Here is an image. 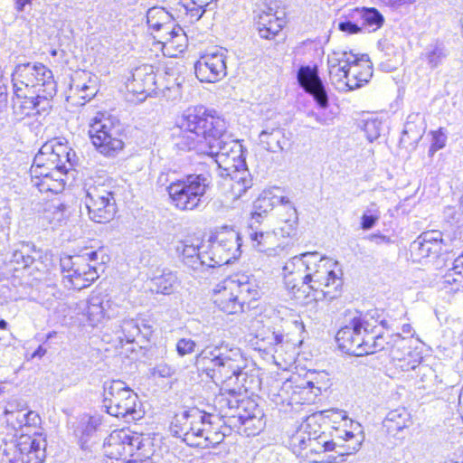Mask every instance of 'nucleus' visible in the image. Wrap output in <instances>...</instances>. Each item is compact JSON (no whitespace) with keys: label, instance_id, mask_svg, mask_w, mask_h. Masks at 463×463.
Returning <instances> with one entry per match:
<instances>
[{"label":"nucleus","instance_id":"nucleus-4","mask_svg":"<svg viewBox=\"0 0 463 463\" xmlns=\"http://www.w3.org/2000/svg\"><path fill=\"white\" fill-rule=\"evenodd\" d=\"M444 213L447 225L444 232L436 230L424 232L411 244V254L415 261L436 259L444 247L448 251V246L458 247L463 241V213L451 207L447 208Z\"/></svg>","mask_w":463,"mask_h":463},{"label":"nucleus","instance_id":"nucleus-8","mask_svg":"<svg viewBox=\"0 0 463 463\" xmlns=\"http://www.w3.org/2000/svg\"><path fill=\"white\" fill-rule=\"evenodd\" d=\"M89 135L97 151L115 157L124 148L122 127L118 119L98 113L90 124Z\"/></svg>","mask_w":463,"mask_h":463},{"label":"nucleus","instance_id":"nucleus-60","mask_svg":"<svg viewBox=\"0 0 463 463\" xmlns=\"http://www.w3.org/2000/svg\"><path fill=\"white\" fill-rule=\"evenodd\" d=\"M446 140L447 137L441 129L433 132L430 150L437 151L443 148L446 145Z\"/></svg>","mask_w":463,"mask_h":463},{"label":"nucleus","instance_id":"nucleus-40","mask_svg":"<svg viewBox=\"0 0 463 463\" xmlns=\"http://www.w3.org/2000/svg\"><path fill=\"white\" fill-rule=\"evenodd\" d=\"M215 419H219V417L208 413L207 422L209 424L204 428L203 434V441L204 445H200V448L205 449L210 447H215L221 444L223 441L225 436L227 435L224 430H221L218 427L213 426L215 424Z\"/></svg>","mask_w":463,"mask_h":463},{"label":"nucleus","instance_id":"nucleus-31","mask_svg":"<svg viewBox=\"0 0 463 463\" xmlns=\"http://www.w3.org/2000/svg\"><path fill=\"white\" fill-rule=\"evenodd\" d=\"M260 145L267 151L278 153L287 144L285 130L279 123H267L259 135Z\"/></svg>","mask_w":463,"mask_h":463},{"label":"nucleus","instance_id":"nucleus-12","mask_svg":"<svg viewBox=\"0 0 463 463\" xmlns=\"http://www.w3.org/2000/svg\"><path fill=\"white\" fill-rule=\"evenodd\" d=\"M85 204L93 222L105 223L112 220L117 206L111 184L103 182L90 185L86 190Z\"/></svg>","mask_w":463,"mask_h":463},{"label":"nucleus","instance_id":"nucleus-16","mask_svg":"<svg viewBox=\"0 0 463 463\" xmlns=\"http://www.w3.org/2000/svg\"><path fill=\"white\" fill-rule=\"evenodd\" d=\"M392 343V349L388 355L394 365L403 372L419 369V372H430L431 369L426 365H420L421 356L419 352L412 350L409 337H402L400 333L394 336Z\"/></svg>","mask_w":463,"mask_h":463},{"label":"nucleus","instance_id":"nucleus-2","mask_svg":"<svg viewBox=\"0 0 463 463\" xmlns=\"http://www.w3.org/2000/svg\"><path fill=\"white\" fill-rule=\"evenodd\" d=\"M195 365L215 383H221L222 388L214 399V407L219 411L220 418L227 419L224 424L236 427L235 411L239 408L241 391L246 388L247 373L246 360L241 349L221 343L208 345L195 357Z\"/></svg>","mask_w":463,"mask_h":463},{"label":"nucleus","instance_id":"nucleus-29","mask_svg":"<svg viewBox=\"0 0 463 463\" xmlns=\"http://www.w3.org/2000/svg\"><path fill=\"white\" fill-rule=\"evenodd\" d=\"M156 85V74L151 65L143 64L134 70L127 89L134 94H149Z\"/></svg>","mask_w":463,"mask_h":463},{"label":"nucleus","instance_id":"nucleus-54","mask_svg":"<svg viewBox=\"0 0 463 463\" xmlns=\"http://www.w3.org/2000/svg\"><path fill=\"white\" fill-rule=\"evenodd\" d=\"M175 32L176 33L172 35L171 40L166 41L164 44V48H175L179 52H183L186 42L185 34L180 26L175 28Z\"/></svg>","mask_w":463,"mask_h":463},{"label":"nucleus","instance_id":"nucleus-52","mask_svg":"<svg viewBox=\"0 0 463 463\" xmlns=\"http://www.w3.org/2000/svg\"><path fill=\"white\" fill-rule=\"evenodd\" d=\"M179 25L175 24L174 19L170 20V22L165 23L158 29L153 30L156 33L154 35L155 38L158 39V42L163 45L166 43V41L171 40L173 34L176 33L175 28H178Z\"/></svg>","mask_w":463,"mask_h":463},{"label":"nucleus","instance_id":"nucleus-11","mask_svg":"<svg viewBox=\"0 0 463 463\" xmlns=\"http://www.w3.org/2000/svg\"><path fill=\"white\" fill-rule=\"evenodd\" d=\"M387 321L383 317V312L378 309L370 310L363 315V328L358 349L361 355L384 351L388 354L392 343L397 334H385Z\"/></svg>","mask_w":463,"mask_h":463},{"label":"nucleus","instance_id":"nucleus-53","mask_svg":"<svg viewBox=\"0 0 463 463\" xmlns=\"http://www.w3.org/2000/svg\"><path fill=\"white\" fill-rule=\"evenodd\" d=\"M383 122L377 118L368 119L364 123V130L370 142L377 139L383 131Z\"/></svg>","mask_w":463,"mask_h":463},{"label":"nucleus","instance_id":"nucleus-10","mask_svg":"<svg viewBox=\"0 0 463 463\" xmlns=\"http://www.w3.org/2000/svg\"><path fill=\"white\" fill-rule=\"evenodd\" d=\"M98 260V251L90 250L80 255L65 256L61 259L62 283L68 289L80 290L89 287L99 278L95 266L90 261Z\"/></svg>","mask_w":463,"mask_h":463},{"label":"nucleus","instance_id":"nucleus-47","mask_svg":"<svg viewBox=\"0 0 463 463\" xmlns=\"http://www.w3.org/2000/svg\"><path fill=\"white\" fill-rule=\"evenodd\" d=\"M63 174H52L42 178L40 181H33V185L36 186L40 192H55L57 193L63 187L62 179L61 176Z\"/></svg>","mask_w":463,"mask_h":463},{"label":"nucleus","instance_id":"nucleus-49","mask_svg":"<svg viewBox=\"0 0 463 463\" xmlns=\"http://www.w3.org/2000/svg\"><path fill=\"white\" fill-rule=\"evenodd\" d=\"M298 213L295 207H289L288 217L283 220V225L279 227L280 236L283 238L292 237L296 234L298 227Z\"/></svg>","mask_w":463,"mask_h":463},{"label":"nucleus","instance_id":"nucleus-26","mask_svg":"<svg viewBox=\"0 0 463 463\" xmlns=\"http://www.w3.org/2000/svg\"><path fill=\"white\" fill-rule=\"evenodd\" d=\"M298 81L307 92L314 97L321 108L327 107V93L316 68L301 66L298 71Z\"/></svg>","mask_w":463,"mask_h":463},{"label":"nucleus","instance_id":"nucleus-21","mask_svg":"<svg viewBox=\"0 0 463 463\" xmlns=\"http://www.w3.org/2000/svg\"><path fill=\"white\" fill-rule=\"evenodd\" d=\"M362 437L353 431H344V435H337L333 439L322 432L319 433L318 445L321 452L335 451L339 456H348L357 452L362 445Z\"/></svg>","mask_w":463,"mask_h":463},{"label":"nucleus","instance_id":"nucleus-17","mask_svg":"<svg viewBox=\"0 0 463 463\" xmlns=\"http://www.w3.org/2000/svg\"><path fill=\"white\" fill-rule=\"evenodd\" d=\"M227 53L226 49L219 48L201 56L194 64L197 79L202 82H216L223 79L227 74Z\"/></svg>","mask_w":463,"mask_h":463},{"label":"nucleus","instance_id":"nucleus-15","mask_svg":"<svg viewBox=\"0 0 463 463\" xmlns=\"http://www.w3.org/2000/svg\"><path fill=\"white\" fill-rule=\"evenodd\" d=\"M13 113L17 120L27 117H35L47 114L52 108L51 99L53 96L43 95L41 91L32 92L14 90Z\"/></svg>","mask_w":463,"mask_h":463},{"label":"nucleus","instance_id":"nucleus-63","mask_svg":"<svg viewBox=\"0 0 463 463\" xmlns=\"http://www.w3.org/2000/svg\"><path fill=\"white\" fill-rule=\"evenodd\" d=\"M25 251H29V245L23 244L21 249L15 250L13 252L11 261L22 265Z\"/></svg>","mask_w":463,"mask_h":463},{"label":"nucleus","instance_id":"nucleus-32","mask_svg":"<svg viewBox=\"0 0 463 463\" xmlns=\"http://www.w3.org/2000/svg\"><path fill=\"white\" fill-rule=\"evenodd\" d=\"M125 430H114L105 440L104 452L110 458L127 459L130 457L129 447L126 445L128 440Z\"/></svg>","mask_w":463,"mask_h":463},{"label":"nucleus","instance_id":"nucleus-27","mask_svg":"<svg viewBox=\"0 0 463 463\" xmlns=\"http://www.w3.org/2000/svg\"><path fill=\"white\" fill-rule=\"evenodd\" d=\"M117 315V305L108 295L92 294L86 306V316L91 326H97L106 318Z\"/></svg>","mask_w":463,"mask_h":463},{"label":"nucleus","instance_id":"nucleus-1","mask_svg":"<svg viewBox=\"0 0 463 463\" xmlns=\"http://www.w3.org/2000/svg\"><path fill=\"white\" fill-rule=\"evenodd\" d=\"M177 126L179 134L175 145L183 151H194L214 159L220 175L230 177V187L236 198L251 186L244 168L242 145L227 134L225 119L203 106L187 109Z\"/></svg>","mask_w":463,"mask_h":463},{"label":"nucleus","instance_id":"nucleus-48","mask_svg":"<svg viewBox=\"0 0 463 463\" xmlns=\"http://www.w3.org/2000/svg\"><path fill=\"white\" fill-rule=\"evenodd\" d=\"M31 176H32V182L40 181L42 178H45L49 175L52 174H63L61 170H58L56 167L52 165L51 164H37L36 162V156L33 159V163L30 169Z\"/></svg>","mask_w":463,"mask_h":463},{"label":"nucleus","instance_id":"nucleus-19","mask_svg":"<svg viewBox=\"0 0 463 463\" xmlns=\"http://www.w3.org/2000/svg\"><path fill=\"white\" fill-rule=\"evenodd\" d=\"M75 153L66 145L58 141H50L45 143L36 155L37 164L48 163L61 170L63 174L67 172L66 164L71 166Z\"/></svg>","mask_w":463,"mask_h":463},{"label":"nucleus","instance_id":"nucleus-30","mask_svg":"<svg viewBox=\"0 0 463 463\" xmlns=\"http://www.w3.org/2000/svg\"><path fill=\"white\" fill-rule=\"evenodd\" d=\"M214 291V303L222 311L227 314H237L242 311L243 305L234 292L235 286L232 281L225 280Z\"/></svg>","mask_w":463,"mask_h":463},{"label":"nucleus","instance_id":"nucleus-57","mask_svg":"<svg viewBox=\"0 0 463 463\" xmlns=\"http://www.w3.org/2000/svg\"><path fill=\"white\" fill-rule=\"evenodd\" d=\"M195 347L196 343L190 338H181L176 343V351L180 356L193 354Z\"/></svg>","mask_w":463,"mask_h":463},{"label":"nucleus","instance_id":"nucleus-3","mask_svg":"<svg viewBox=\"0 0 463 463\" xmlns=\"http://www.w3.org/2000/svg\"><path fill=\"white\" fill-rule=\"evenodd\" d=\"M335 264L317 251L305 252V298L321 301L339 296L343 280L332 269Z\"/></svg>","mask_w":463,"mask_h":463},{"label":"nucleus","instance_id":"nucleus-22","mask_svg":"<svg viewBox=\"0 0 463 463\" xmlns=\"http://www.w3.org/2000/svg\"><path fill=\"white\" fill-rule=\"evenodd\" d=\"M15 453L22 463H42L46 455V441L42 434L21 435L15 445Z\"/></svg>","mask_w":463,"mask_h":463},{"label":"nucleus","instance_id":"nucleus-43","mask_svg":"<svg viewBox=\"0 0 463 463\" xmlns=\"http://www.w3.org/2000/svg\"><path fill=\"white\" fill-rule=\"evenodd\" d=\"M177 278L175 274L168 272L156 277L151 281L150 290L156 294L170 295L175 290Z\"/></svg>","mask_w":463,"mask_h":463},{"label":"nucleus","instance_id":"nucleus-6","mask_svg":"<svg viewBox=\"0 0 463 463\" xmlns=\"http://www.w3.org/2000/svg\"><path fill=\"white\" fill-rule=\"evenodd\" d=\"M102 407L109 415L126 421L137 420L144 415L137 394L119 380L104 383Z\"/></svg>","mask_w":463,"mask_h":463},{"label":"nucleus","instance_id":"nucleus-55","mask_svg":"<svg viewBox=\"0 0 463 463\" xmlns=\"http://www.w3.org/2000/svg\"><path fill=\"white\" fill-rule=\"evenodd\" d=\"M126 438L128 439L126 445L129 447L130 457H132L136 451L142 449L144 446V437L142 434L131 433L128 430H126Z\"/></svg>","mask_w":463,"mask_h":463},{"label":"nucleus","instance_id":"nucleus-25","mask_svg":"<svg viewBox=\"0 0 463 463\" xmlns=\"http://www.w3.org/2000/svg\"><path fill=\"white\" fill-rule=\"evenodd\" d=\"M314 417H308L290 437L289 444L294 453H300L301 450L310 448L312 452H321V447L318 445V430Z\"/></svg>","mask_w":463,"mask_h":463},{"label":"nucleus","instance_id":"nucleus-18","mask_svg":"<svg viewBox=\"0 0 463 463\" xmlns=\"http://www.w3.org/2000/svg\"><path fill=\"white\" fill-rule=\"evenodd\" d=\"M251 247L267 257L279 256L284 250V246L275 230L264 231L262 222L250 221L246 231Z\"/></svg>","mask_w":463,"mask_h":463},{"label":"nucleus","instance_id":"nucleus-23","mask_svg":"<svg viewBox=\"0 0 463 463\" xmlns=\"http://www.w3.org/2000/svg\"><path fill=\"white\" fill-rule=\"evenodd\" d=\"M282 275L288 290L296 298H305V253L288 260L282 268Z\"/></svg>","mask_w":463,"mask_h":463},{"label":"nucleus","instance_id":"nucleus-35","mask_svg":"<svg viewBox=\"0 0 463 463\" xmlns=\"http://www.w3.org/2000/svg\"><path fill=\"white\" fill-rule=\"evenodd\" d=\"M423 117L420 113L410 114L402 133L401 143L403 145L417 144L424 133Z\"/></svg>","mask_w":463,"mask_h":463},{"label":"nucleus","instance_id":"nucleus-51","mask_svg":"<svg viewBox=\"0 0 463 463\" xmlns=\"http://www.w3.org/2000/svg\"><path fill=\"white\" fill-rule=\"evenodd\" d=\"M4 413L7 424L11 425L14 430L22 429L24 427L25 410L14 411L6 408Z\"/></svg>","mask_w":463,"mask_h":463},{"label":"nucleus","instance_id":"nucleus-13","mask_svg":"<svg viewBox=\"0 0 463 463\" xmlns=\"http://www.w3.org/2000/svg\"><path fill=\"white\" fill-rule=\"evenodd\" d=\"M210 243L209 259L212 268L230 264L241 256V237L232 228H221L211 238Z\"/></svg>","mask_w":463,"mask_h":463},{"label":"nucleus","instance_id":"nucleus-34","mask_svg":"<svg viewBox=\"0 0 463 463\" xmlns=\"http://www.w3.org/2000/svg\"><path fill=\"white\" fill-rule=\"evenodd\" d=\"M439 283L447 293L463 289V254L455 259L453 267L446 272Z\"/></svg>","mask_w":463,"mask_h":463},{"label":"nucleus","instance_id":"nucleus-39","mask_svg":"<svg viewBox=\"0 0 463 463\" xmlns=\"http://www.w3.org/2000/svg\"><path fill=\"white\" fill-rule=\"evenodd\" d=\"M447 56L448 51L445 45L440 42H435L425 48L420 58L430 69L433 70L441 65Z\"/></svg>","mask_w":463,"mask_h":463},{"label":"nucleus","instance_id":"nucleus-42","mask_svg":"<svg viewBox=\"0 0 463 463\" xmlns=\"http://www.w3.org/2000/svg\"><path fill=\"white\" fill-rule=\"evenodd\" d=\"M216 0H182L181 5L185 10V15L189 18L191 23L199 21L207 8L212 9L210 6Z\"/></svg>","mask_w":463,"mask_h":463},{"label":"nucleus","instance_id":"nucleus-7","mask_svg":"<svg viewBox=\"0 0 463 463\" xmlns=\"http://www.w3.org/2000/svg\"><path fill=\"white\" fill-rule=\"evenodd\" d=\"M211 185V178L205 174H191L172 180L166 186L169 197L175 208L194 211L203 203V198Z\"/></svg>","mask_w":463,"mask_h":463},{"label":"nucleus","instance_id":"nucleus-14","mask_svg":"<svg viewBox=\"0 0 463 463\" xmlns=\"http://www.w3.org/2000/svg\"><path fill=\"white\" fill-rule=\"evenodd\" d=\"M208 413L193 408L177 415L173 422L172 431L175 436L182 438L191 447L203 444V434L208 426Z\"/></svg>","mask_w":463,"mask_h":463},{"label":"nucleus","instance_id":"nucleus-46","mask_svg":"<svg viewBox=\"0 0 463 463\" xmlns=\"http://www.w3.org/2000/svg\"><path fill=\"white\" fill-rule=\"evenodd\" d=\"M121 335H118V339L122 343H133L137 336L140 334H145L140 327V325L135 319H125L120 325Z\"/></svg>","mask_w":463,"mask_h":463},{"label":"nucleus","instance_id":"nucleus-56","mask_svg":"<svg viewBox=\"0 0 463 463\" xmlns=\"http://www.w3.org/2000/svg\"><path fill=\"white\" fill-rule=\"evenodd\" d=\"M247 402H255L253 400L250 399H241L239 408L235 411L236 418L234 420V422L237 423L238 421L245 420L246 419H251L252 411L253 410L248 409ZM236 427H239L238 424H236Z\"/></svg>","mask_w":463,"mask_h":463},{"label":"nucleus","instance_id":"nucleus-62","mask_svg":"<svg viewBox=\"0 0 463 463\" xmlns=\"http://www.w3.org/2000/svg\"><path fill=\"white\" fill-rule=\"evenodd\" d=\"M41 417L33 411L25 410L24 427H37L41 424Z\"/></svg>","mask_w":463,"mask_h":463},{"label":"nucleus","instance_id":"nucleus-45","mask_svg":"<svg viewBox=\"0 0 463 463\" xmlns=\"http://www.w3.org/2000/svg\"><path fill=\"white\" fill-rule=\"evenodd\" d=\"M172 19L173 16L163 7L154 6L146 13L147 24L152 30L158 29Z\"/></svg>","mask_w":463,"mask_h":463},{"label":"nucleus","instance_id":"nucleus-5","mask_svg":"<svg viewBox=\"0 0 463 463\" xmlns=\"http://www.w3.org/2000/svg\"><path fill=\"white\" fill-rule=\"evenodd\" d=\"M366 55L360 58L352 52H333L327 57L331 83L341 92H347L367 83L373 75Z\"/></svg>","mask_w":463,"mask_h":463},{"label":"nucleus","instance_id":"nucleus-64","mask_svg":"<svg viewBox=\"0 0 463 463\" xmlns=\"http://www.w3.org/2000/svg\"><path fill=\"white\" fill-rule=\"evenodd\" d=\"M338 28L340 31L346 32L348 33H357L361 31V28L357 24L350 21L339 23Z\"/></svg>","mask_w":463,"mask_h":463},{"label":"nucleus","instance_id":"nucleus-37","mask_svg":"<svg viewBox=\"0 0 463 463\" xmlns=\"http://www.w3.org/2000/svg\"><path fill=\"white\" fill-rule=\"evenodd\" d=\"M65 219V206L59 201L47 202L44 204L39 222L42 226L46 224L52 228L59 225Z\"/></svg>","mask_w":463,"mask_h":463},{"label":"nucleus","instance_id":"nucleus-33","mask_svg":"<svg viewBox=\"0 0 463 463\" xmlns=\"http://www.w3.org/2000/svg\"><path fill=\"white\" fill-rule=\"evenodd\" d=\"M256 27L261 38L269 40L281 31L283 21L277 17L271 9H269L268 12L263 11L258 14Z\"/></svg>","mask_w":463,"mask_h":463},{"label":"nucleus","instance_id":"nucleus-58","mask_svg":"<svg viewBox=\"0 0 463 463\" xmlns=\"http://www.w3.org/2000/svg\"><path fill=\"white\" fill-rule=\"evenodd\" d=\"M163 95L167 99L177 101L182 99V86L180 82H175L171 86H165L163 90Z\"/></svg>","mask_w":463,"mask_h":463},{"label":"nucleus","instance_id":"nucleus-28","mask_svg":"<svg viewBox=\"0 0 463 463\" xmlns=\"http://www.w3.org/2000/svg\"><path fill=\"white\" fill-rule=\"evenodd\" d=\"M203 248L207 247L201 245L198 240H196V243L185 240L177 246L176 250L180 253L184 265L193 270H201L204 267L212 268L210 266V254L203 250Z\"/></svg>","mask_w":463,"mask_h":463},{"label":"nucleus","instance_id":"nucleus-44","mask_svg":"<svg viewBox=\"0 0 463 463\" xmlns=\"http://www.w3.org/2000/svg\"><path fill=\"white\" fill-rule=\"evenodd\" d=\"M228 280L232 281V284L235 286L234 292H236L238 298H241L242 305H244L249 298L254 299L258 295L255 285L244 275H241L238 279H232Z\"/></svg>","mask_w":463,"mask_h":463},{"label":"nucleus","instance_id":"nucleus-24","mask_svg":"<svg viewBox=\"0 0 463 463\" xmlns=\"http://www.w3.org/2000/svg\"><path fill=\"white\" fill-rule=\"evenodd\" d=\"M363 328V315L351 317L348 324L341 327L336 335L335 340L338 347L345 353L355 356H361V350L358 349L360 337Z\"/></svg>","mask_w":463,"mask_h":463},{"label":"nucleus","instance_id":"nucleus-38","mask_svg":"<svg viewBox=\"0 0 463 463\" xmlns=\"http://www.w3.org/2000/svg\"><path fill=\"white\" fill-rule=\"evenodd\" d=\"M247 404L250 411H252L251 419L238 421L237 424L239 427L237 428L240 429L243 427V431L247 436H255L265 426V420L263 419L264 413L256 402H247Z\"/></svg>","mask_w":463,"mask_h":463},{"label":"nucleus","instance_id":"nucleus-36","mask_svg":"<svg viewBox=\"0 0 463 463\" xmlns=\"http://www.w3.org/2000/svg\"><path fill=\"white\" fill-rule=\"evenodd\" d=\"M411 423V414L403 407L389 411L383 420L384 428L389 433L393 435L403 429L408 428Z\"/></svg>","mask_w":463,"mask_h":463},{"label":"nucleus","instance_id":"nucleus-59","mask_svg":"<svg viewBox=\"0 0 463 463\" xmlns=\"http://www.w3.org/2000/svg\"><path fill=\"white\" fill-rule=\"evenodd\" d=\"M175 373V369L166 364H158L152 370L153 376H158L161 378L171 377Z\"/></svg>","mask_w":463,"mask_h":463},{"label":"nucleus","instance_id":"nucleus-20","mask_svg":"<svg viewBox=\"0 0 463 463\" xmlns=\"http://www.w3.org/2000/svg\"><path fill=\"white\" fill-rule=\"evenodd\" d=\"M98 92L97 77L90 71H78L71 78L68 100L77 106H82Z\"/></svg>","mask_w":463,"mask_h":463},{"label":"nucleus","instance_id":"nucleus-50","mask_svg":"<svg viewBox=\"0 0 463 463\" xmlns=\"http://www.w3.org/2000/svg\"><path fill=\"white\" fill-rule=\"evenodd\" d=\"M362 18L364 24L371 27L373 31L380 28L383 24V16L375 8H364Z\"/></svg>","mask_w":463,"mask_h":463},{"label":"nucleus","instance_id":"nucleus-9","mask_svg":"<svg viewBox=\"0 0 463 463\" xmlns=\"http://www.w3.org/2000/svg\"><path fill=\"white\" fill-rule=\"evenodd\" d=\"M12 81L14 90L32 92L41 91L43 95L54 96L56 93V82L51 70L42 63L18 64L13 74Z\"/></svg>","mask_w":463,"mask_h":463},{"label":"nucleus","instance_id":"nucleus-61","mask_svg":"<svg viewBox=\"0 0 463 463\" xmlns=\"http://www.w3.org/2000/svg\"><path fill=\"white\" fill-rule=\"evenodd\" d=\"M283 340H284V335L282 334L276 333V332H271L267 336L268 344L272 346V350L275 353H278L279 349H280L282 347L281 345L283 343Z\"/></svg>","mask_w":463,"mask_h":463},{"label":"nucleus","instance_id":"nucleus-41","mask_svg":"<svg viewBox=\"0 0 463 463\" xmlns=\"http://www.w3.org/2000/svg\"><path fill=\"white\" fill-rule=\"evenodd\" d=\"M275 205L274 195L270 192H263L254 202V212L251 213L250 221L262 222L263 217L272 211Z\"/></svg>","mask_w":463,"mask_h":463}]
</instances>
